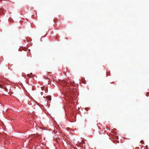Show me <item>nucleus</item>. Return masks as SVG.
<instances>
[{"label":"nucleus","mask_w":149,"mask_h":149,"mask_svg":"<svg viewBox=\"0 0 149 149\" xmlns=\"http://www.w3.org/2000/svg\"><path fill=\"white\" fill-rule=\"evenodd\" d=\"M46 98L48 99L49 101H51V96H48L47 97H46Z\"/></svg>","instance_id":"f03ea898"},{"label":"nucleus","mask_w":149,"mask_h":149,"mask_svg":"<svg viewBox=\"0 0 149 149\" xmlns=\"http://www.w3.org/2000/svg\"><path fill=\"white\" fill-rule=\"evenodd\" d=\"M48 92L47 88H46L45 89V92L46 93H47Z\"/></svg>","instance_id":"7ed1b4c3"},{"label":"nucleus","mask_w":149,"mask_h":149,"mask_svg":"<svg viewBox=\"0 0 149 149\" xmlns=\"http://www.w3.org/2000/svg\"><path fill=\"white\" fill-rule=\"evenodd\" d=\"M6 11V10H4L3 8H1L0 9V13L2 12V13H3V14H4L5 11Z\"/></svg>","instance_id":"f257e3e1"},{"label":"nucleus","mask_w":149,"mask_h":149,"mask_svg":"<svg viewBox=\"0 0 149 149\" xmlns=\"http://www.w3.org/2000/svg\"><path fill=\"white\" fill-rule=\"evenodd\" d=\"M32 73H31V74H27V77H30V75H32Z\"/></svg>","instance_id":"20e7f679"},{"label":"nucleus","mask_w":149,"mask_h":149,"mask_svg":"<svg viewBox=\"0 0 149 149\" xmlns=\"http://www.w3.org/2000/svg\"><path fill=\"white\" fill-rule=\"evenodd\" d=\"M0 87L1 88H2V87H1V85H0Z\"/></svg>","instance_id":"39448f33"}]
</instances>
